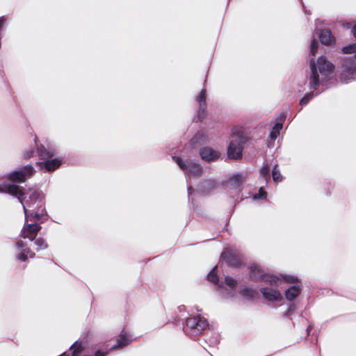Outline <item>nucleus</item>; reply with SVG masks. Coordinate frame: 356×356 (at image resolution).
Instances as JSON below:
<instances>
[{
  "label": "nucleus",
  "mask_w": 356,
  "mask_h": 356,
  "mask_svg": "<svg viewBox=\"0 0 356 356\" xmlns=\"http://www.w3.org/2000/svg\"><path fill=\"white\" fill-rule=\"evenodd\" d=\"M200 158L207 162L216 161L220 157V153L211 147H204L200 149Z\"/></svg>",
  "instance_id": "obj_11"
},
{
  "label": "nucleus",
  "mask_w": 356,
  "mask_h": 356,
  "mask_svg": "<svg viewBox=\"0 0 356 356\" xmlns=\"http://www.w3.org/2000/svg\"><path fill=\"white\" fill-rule=\"evenodd\" d=\"M318 93L314 94L312 92H308L300 99V104L302 106L306 105L314 96H316Z\"/></svg>",
  "instance_id": "obj_26"
},
{
  "label": "nucleus",
  "mask_w": 356,
  "mask_h": 356,
  "mask_svg": "<svg viewBox=\"0 0 356 356\" xmlns=\"http://www.w3.org/2000/svg\"><path fill=\"white\" fill-rule=\"evenodd\" d=\"M239 293L243 297L249 300L253 299L257 293L256 290L247 286L241 288Z\"/></svg>",
  "instance_id": "obj_24"
},
{
  "label": "nucleus",
  "mask_w": 356,
  "mask_h": 356,
  "mask_svg": "<svg viewBox=\"0 0 356 356\" xmlns=\"http://www.w3.org/2000/svg\"><path fill=\"white\" fill-rule=\"evenodd\" d=\"M33 150L32 149H29V150H26L24 154V157L25 159H29L31 157L33 156Z\"/></svg>",
  "instance_id": "obj_34"
},
{
  "label": "nucleus",
  "mask_w": 356,
  "mask_h": 356,
  "mask_svg": "<svg viewBox=\"0 0 356 356\" xmlns=\"http://www.w3.org/2000/svg\"><path fill=\"white\" fill-rule=\"evenodd\" d=\"M26 222H34L35 220L44 222L45 218L42 216L40 213L35 211L34 213H29V211H26V213H24Z\"/></svg>",
  "instance_id": "obj_23"
},
{
  "label": "nucleus",
  "mask_w": 356,
  "mask_h": 356,
  "mask_svg": "<svg viewBox=\"0 0 356 356\" xmlns=\"http://www.w3.org/2000/svg\"><path fill=\"white\" fill-rule=\"evenodd\" d=\"M220 259L230 266H238L241 264L240 258L234 255L230 250L222 252Z\"/></svg>",
  "instance_id": "obj_19"
},
{
  "label": "nucleus",
  "mask_w": 356,
  "mask_h": 356,
  "mask_svg": "<svg viewBox=\"0 0 356 356\" xmlns=\"http://www.w3.org/2000/svg\"><path fill=\"white\" fill-rule=\"evenodd\" d=\"M343 54H355L343 58L341 63L339 78L343 82H348L356 76V42L342 48Z\"/></svg>",
  "instance_id": "obj_3"
},
{
  "label": "nucleus",
  "mask_w": 356,
  "mask_h": 356,
  "mask_svg": "<svg viewBox=\"0 0 356 356\" xmlns=\"http://www.w3.org/2000/svg\"><path fill=\"white\" fill-rule=\"evenodd\" d=\"M217 266H214L207 275V280L216 286V291L224 298H232L236 292V281L231 277L226 276L225 281L219 282L216 273Z\"/></svg>",
  "instance_id": "obj_4"
},
{
  "label": "nucleus",
  "mask_w": 356,
  "mask_h": 356,
  "mask_svg": "<svg viewBox=\"0 0 356 356\" xmlns=\"http://www.w3.org/2000/svg\"><path fill=\"white\" fill-rule=\"evenodd\" d=\"M351 32L353 34L354 37L356 38V24H355L352 28Z\"/></svg>",
  "instance_id": "obj_36"
},
{
  "label": "nucleus",
  "mask_w": 356,
  "mask_h": 356,
  "mask_svg": "<svg viewBox=\"0 0 356 356\" xmlns=\"http://www.w3.org/2000/svg\"><path fill=\"white\" fill-rule=\"evenodd\" d=\"M218 183L213 179H206L198 186V191L202 193H209L216 189Z\"/></svg>",
  "instance_id": "obj_20"
},
{
  "label": "nucleus",
  "mask_w": 356,
  "mask_h": 356,
  "mask_svg": "<svg viewBox=\"0 0 356 356\" xmlns=\"http://www.w3.org/2000/svg\"><path fill=\"white\" fill-rule=\"evenodd\" d=\"M264 298L269 301H280L282 299L280 292L270 287H263L260 289Z\"/></svg>",
  "instance_id": "obj_14"
},
{
  "label": "nucleus",
  "mask_w": 356,
  "mask_h": 356,
  "mask_svg": "<svg viewBox=\"0 0 356 356\" xmlns=\"http://www.w3.org/2000/svg\"><path fill=\"white\" fill-rule=\"evenodd\" d=\"M267 194L266 191L264 190L263 187H261L257 193H255L253 195L254 200H264L266 198Z\"/></svg>",
  "instance_id": "obj_29"
},
{
  "label": "nucleus",
  "mask_w": 356,
  "mask_h": 356,
  "mask_svg": "<svg viewBox=\"0 0 356 356\" xmlns=\"http://www.w3.org/2000/svg\"><path fill=\"white\" fill-rule=\"evenodd\" d=\"M269 147H270L271 146H273V145H270V144H268V145Z\"/></svg>",
  "instance_id": "obj_40"
},
{
  "label": "nucleus",
  "mask_w": 356,
  "mask_h": 356,
  "mask_svg": "<svg viewBox=\"0 0 356 356\" xmlns=\"http://www.w3.org/2000/svg\"><path fill=\"white\" fill-rule=\"evenodd\" d=\"M282 278L286 282H289V283H295V282H299L298 278L293 275H282Z\"/></svg>",
  "instance_id": "obj_30"
},
{
  "label": "nucleus",
  "mask_w": 356,
  "mask_h": 356,
  "mask_svg": "<svg viewBox=\"0 0 356 356\" xmlns=\"http://www.w3.org/2000/svg\"><path fill=\"white\" fill-rule=\"evenodd\" d=\"M272 177L274 181H280L282 179V176L277 169V165H275L272 170Z\"/></svg>",
  "instance_id": "obj_27"
},
{
  "label": "nucleus",
  "mask_w": 356,
  "mask_h": 356,
  "mask_svg": "<svg viewBox=\"0 0 356 356\" xmlns=\"http://www.w3.org/2000/svg\"><path fill=\"white\" fill-rule=\"evenodd\" d=\"M208 327L207 320L202 316H197L188 318L183 330L186 334L195 337L201 334Z\"/></svg>",
  "instance_id": "obj_6"
},
{
  "label": "nucleus",
  "mask_w": 356,
  "mask_h": 356,
  "mask_svg": "<svg viewBox=\"0 0 356 356\" xmlns=\"http://www.w3.org/2000/svg\"><path fill=\"white\" fill-rule=\"evenodd\" d=\"M317 34L323 44L330 45L334 42V38L332 33L327 29L320 30Z\"/></svg>",
  "instance_id": "obj_21"
},
{
  "label": "nucleus",
  "mask_w": 356,
  "mask_h": 356,
  "mask_svg": "<svg viewBox=\"0 0 356 356\" xmlns=\"http://www.w3.org/2000/svg\"><path fill=\"white\" fill-rule=\"evenodd\" d=\"M250 275L252 280H262L269 283L271 286H277L282 280L277 276L265 274L261 268L257 264H253L250 268Z\"/></svg>",
  "instance_id": "obj_8"
},
{
  "label": "nucleus",
  "mask_w": 356,
  "mask_h": 356,
  "mask_svg": "<svg viewBox=\"0 0 356 356\" xmlns=\"http://www.w3.org/2000/svg\"><path fill=\"white\" fill-rule=\"evenodd\" d=\"M312 330V325H309L307 327V334H309V332H311Z\"/></svg>",
  "instance_id": "obj_38"
},
{
  "label": "nucleus",
  "mask_w": 356,
  "mask_h": 356,
  "mask_svg": "<svg viewBox=\"0 0 356 356\" xmlns=\"http://www.w3.org/2000/svg\"><path fill=\"white\" fill-rule=\"evenodd\" d=\"M318 47V43L315 39H314L310 44V53L312 55L314 56L316 54V53L317 52Z\"/></svg>",
  "instance_id": "obj_31"
},
{
  "label": "nucleus",
  "mask_w": 356,
  "mask_h": 356,
  "mask_svg": "<svg viewBox=\"0 0 356 356\" xmlns=\"http://www.w3.org/2000/svg\"><path fill=\"white\" fill-rule=\"evenodd\" d=\"M334 65L324 56H321L315 63L314 58L310 60V74L307 76L308 86L310 90H316L321 84L327 81L334 72Z\"/></svg>",
  "instance_id": "obj_2"
},
{
  "label": "nucleus",
  "mask_w": 356,
  "mask_h": 356,
  "mask_svg": "<svg viewBox=\"0 0 356 356\" xmlns=\"http://www.w3.org/2000/svg\"><path fill=\"white\" fill-rule=\"evenodd\" d=\"M246 173L238 172L233 175L228 181V185L232 188L241 189L243 182L246 179Z\"/></svg>",
  "instance_id": "obj_16"
},
{
  "label": "nucleus",
  "mask_w": 356,
  "mask_h": 356,
  "mask_svg": "<svg viewBox=\"0 0 356 356\" xmlns=\"http://www.w3.org/2000/svg\"><path fill=\"white\" fill-rule=\"evenodd\" d=\"M0 193H6L16 197L22 204L24 213H26V211L35 209L44 199V195L41 191L29 190L26 192L22 187L10 183L0 184Z\"/></svg>",
  "instance_id": "obj_1"
},
{
  "label": "nucleus",
  "mask_w": 356,
  "mask_h": 356,
  "mask_svg": "<svg viewBox=\"0 0 356 356\" xmlns=\"http://www.w3.org/2000/svg\"><path fill=\"white\" fill-rule=\"evenodd\" d=\"M219 342L218 336L216 335L212 340L210 341V343L212 345L216 344Z\"/></svg>",
  "instance_id": "obj_35"
},
{
  "label": "nucleus",
  "mask_w": 356,
  "mask_h": 356,
  "mask_svg": "<svg viewBox=\"0 0 356 356\" xmlns=\"http://www.w3.org/2000/svg\"><path fill=\"white\" fill-rule=\"evenodd\" d=\"M187 190H188V195H191L192 193V192L193 191V188L191 186H188Z\"/></svg>",
  "instance_id": "obj_37"
},
{
  "label": "nucleus",
  "mask_w": 356,
  "mask_h": 356,
  "mask_svg": "<svg viewBox=\"0 0 356 356\" xmlns=\"http://www.w3.org/2000/svg\"><path fill=\"white\" fill-rule=\"evenodd\" d=\"M260 177H263L266 181L270 179V168L267 165L260 169Z\"/></svg>",
  "instance_id": "obj_28"
},
{
  "label": "nucleus",
  "mask_w": 356,
  "mask_h": 356,
  "mask_svg": "<svg viewBox=\"0 0 356 356\" xmlns=\"http://www.w3.org/2000/svg\"><path fill=\"white\" fill-rule=\"evenodd\" d=\"M16 248L21 252L17 255V259L22 261H25L28 259V256L31 258L35 257V253L30 248L26 247V243L22 241H18L15 243Z\"/></svg>",
  "instance_id": "obj_12"
},
{
  "label": "nucleus",
  "mask_w": 356,
  "mask_h": 356,
  "mask_svg": "<svg viewBox=\"0 0 356 356\" xmlns=\"http://www.w3.org/2000/svg\"><path fill=\"white\" fill-rule=\"evenodd\" d=\"M300 292L301 288L299 286H292L285 291V298L287 300L292 301L300 294Z\"/></svg>",
  "instance_id": "obj_22"
},
{
  "label": "nucleus",
  "mask_w": 356,
  "mask_h": 356,
  "mask_svg": "<svg viewBox=\"0 0 356 356\" xmlns=\"http://www.w3.org/2000/svg\"><path fill=\"white\" fill-rule=\"evenodd\" d=\"M286 119V115L284 113H282L277 119V122L275 125L273 127L270 133V138L272 140H275L280 135V130L283 127V123Z\"/></svg>",
  "instance_id": "obj_18"
},
{
  "label": "nucleus",
  "mask_w": 356,
  "mask_h": 356,
  "mask_svg": "<svg viewBox=\"0 0 356 356\" xmlns=\"http://www.w3.org/2000/svg\"><path fill=\"white\" fill-rule=\"evenodd\" d=\"M350 23H347L346 24H343L344 27L346 28V29H350Z\"/></svg>",
  "instance_id": "obj_39"
},
{
  "label": "nucleus",
  "mask_w": 356,
  "mask_h": 356,
  "mask_svg": "<svg viewBox=\"0 0 356 356\" xmlns=\"http://www.w3.org/2000/svg\"><path fill=\"white\" fill-rule=\"evenodd\" d=\"M172 160L182 170L186 172L188 177L200 176L202 172L201 165L194 160L184 161L179 156H172Z\"/></svg>",
  "instance_id": "obj_7"
},
{
  "label": "nucleus",
  "mask_w": 356,
  "mask_h": 356,
  "mask_svg": "<svg viewBox=\"0 0 356 356\" xmlns=\"http://www.w3.org/2000/svg\"><path fill=\"white\" fill-rule=\"evenodd\" d=\"M35 170L31 165H27L18 168L17 170L8 173L6 178L14 182H24L25 180L34 174Z\"/></svg>",
  "instance_id": "obj_9"
},
{
  "label": "nucleus",
  "mask_w": 356,
  "mask_h": 356,
  "mask_svg": "<svg viewBox=\"0 0 356 356\" xmlns=\"http://www.w3.org/2000/svg\"><path fill=\"white\" fill-rule=\"evenodd\" d=\"M133 341L132 335L128 334L124 330H122L117 340L116 344L111 348V350L117 348H122L127 346L130 342Z\"/></svg>",
  "instance_id": "obj_17"
},
{
  "label": "nucleus",
  "mask_w": 356,
  "mask_h": 356,
  "mask_svg": "<svg viewBox=\"0 0 356 356\" xmlns=\"http://www.w3.org/2000/svg\"><path fill=\"white\" fill-rule=\"evenodd\" d=\"M297 309V307L295 304H290L287 311L284 314V317H288L291 316Z\"/></svg>",
  "instance_id": "obj_32"
},
{
  "label": "nucleus",
  "mask_w": 356,
  "mask_h": 356,
  "mask_svg": "<svg viewBox=\"0 0 356 356\" xmlns=\"http://www.w3.org/2000/svg\"><path fill=\"white\" fill-rule=\"evenodd\" d=\"M243 147L238 141L232 140L230 142L227 148V154L229 158L237 159L242 155Z\"/></svg>",
  "instance_id": "obj_15"
},
{
  "label": "nucleus",
  "mask_w": 356,
  "mask_h": 356,
  "mask_svg": "<svg viewBox=\"0 0 356 356\" xmlns=\"http://www.w3.org/2000/svg\"><path fill=\"white\" fill-rule=\"evenodd\" d=\"M38 213H40L42 216L45 218L47 216V211L45 210V208L44 207V201L41 202V205L37 206L36 208Z\"/></svg>",
  "instance_id": "obj_33"
},
{
  "label": "nucleus",
  "mask_w": 356,
  "mask_h": 356,
  "mask_svg": "<svg viewBox=\"0 0 356 356\" xmlns=\"http://www.w3.org/2000/svg\"><path fill=\"white\" fill-rule=\"evenodd\" d=\"M196 101L199 104V108L197 111V118L200 121H202L206 115V90L205 89H202L200 93L197 96Z\"/></svg>",
  "instance_id": "obj_13"
},
{
  "label": "nucleus",
  "mask_w": 356,
  "mask_h": 356,
  "mask_svg": "<svg viewBox=\"0 0 356 356\" xmlns=\"http://www.w3.org/2000/svg\"><path fill=\"white\" fill-rule=\"evenodd\" d=\"M41 228L39 224L33 222L29 223V222L25 221V224L21 231V236L24 238L33 241Z\"/></svg>",
  "instance_id": "obj_10"
},
{
  "label": "nucleus",
  "mask_w": 356,
  "mask_h": 356,
  "mask_svg": "<svg viewBox=\"0 0 356 356\" xmlns=\"http://www.w3.org/2000/svg\"><path fill=\"white\" fill-rule=\"evenodd\" d=\"M34 140L37 147V153L40 160H43V161L38 163L40 170L45 172H51L58 168L61 165V161L58 159H52L55 154L54 150L51 148L47 149L42 145H39L37 143L36 136L34 138Z\"/></svg>",
  "instance_id": "obj_5"
},
{
  "label": "nucleus",
  "mask_w": 356,
  "mask_h": 356,
  "mask_svg": "<svg viewBox=\"0 0 356 356\" xmlns=\"http://www.w3.org/2000/svg\"><path fill=\"white\" fill-rule=\"evenodd\" d=\"M35 245L36 247V250L39 251L41 250H44L48 248V244L46 240L42 237L36 238L33 240Z\"/></svg>",
  "instance_id": "obj_25"
}]
</instances>
